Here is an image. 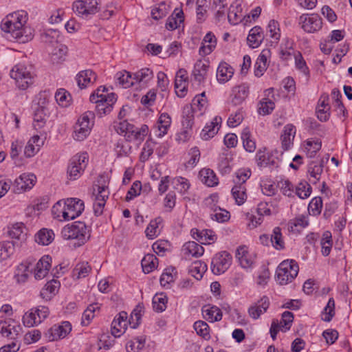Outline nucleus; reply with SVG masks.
<instances>
[{"label":"nucleus","mask_w":352,"mask_h":352,"mask_svg":"<svg viewBox=\"0 0 352 352\" xmlns=\"http://www.w3.org/2000/svg\"><path fill=\"white\" fill-rule=\"evenodd\" d=\"M299 267L294 260H286L278 265L276 272V281L282 285L291 283L298 275Z\"/></svg>","instance_id":"obj_5"},{"label":"nucleus","mask_w":352,"mask_h":352,"mask_svg":"<svg viewBox=\"0 0 352 352\" xmlns=\"http://www.w3.org/2000/svg\"><path fill=\"white\" fill-rule=\"evenodd\" d=\"M115 78L124 88H129L135 83L133 79V74H132L125 70L116 73Z\"/></svg>","instance_id":"obj_38"},{"label":"nucleus","mask_w":352,"mask_h":352,"mask_svg":"<svg viewBox=\"0 0 352 352\" xmlns=\"http://www.w3.org/2000/svg\"><path fill=\"white\" fill-rule=\"evenodd\" d=\"M128 315L125 311L120 312L111 323V333L116 337H120L126 329L128 325Z\"/></svg>","instance_id":"obj_17"},{"label":"nucleus","mask_w":352,"mask_h":352,"mask_svg":"<svg viewBox=\"0 0 352 352\" xmlns=\"http://www.w3.org/2000/svg\"><path fill=\"white\" fill-rule=\"evenodd\" d=\"M91 267L87 262L78 263L72 272L74 278L80 279L85 278L91 272Z\"/></svg>","instance_id":"obj_43"},{"label":"nucleus","mask_w":352,"mask_h":352,"mask_svg":"<svg viewBox=\"0 0 352 352\" xmlns=\"http://www.w3.org/2000/svg\"><path fill=\"white\" fill-rule=\"evenodd\" d=\"M193 107H195L187 104L183 109L182 126L184 128L191 129L194 124L195 114L197 116L198 113H197Z\"/></svg>","instance_id":"obj_31"},{"label":"nucleus","mask_w":352,"mask_h":352,"mask_svg":"<svg viewBox=\"0 0 352 352\" xmlns=\"http://www.w3.org/2000/svg\"><path fill=\"white\" fill-rule=\"evenodd\" d=\"M183 251L185 254L192 255L195 257H199L204 252V248L195 241H188L184 243Z\"/></svg>","instance_id":"obj_37"},{"label":"nucleus","mask_w":352,"mask_h":352,"mask_svg":"<svg viewBox=\"0 0 352 352\" xmlns=\"http://www.w3.org/2000/svg\"><path fill=\"white\" fill-rule=\"evenodd\" d=\"M46 109L38 107L34 111L33 125L36 130L41 129L46 122Z\"/></svg>","instance_id":"obj_39"},{"label":"nucleus","mask_w":352,"mask_h":352,"mask_svg":"<svg viewBox=\"0 0 352 352\" xmlns=\"http://www.w3.org/2000/svg\"><path fill=\"white\" fill-rule=\"evenodd\" d=\"M243 145L245 151L252 153L256 149V143L251 138V133L248 128H245L241 133Z\"/></svg>","instance_id":"obj_47"},{"label":"nucleus","mask_w":352,"mask_h":352,"mask_svg":"<svg viewBox=\"0 0 352 352\" xmlns=\"http://www.w3.org/2000/svg\"><path fill=\"white\" fill-rule=\"evenodd\" d=\"M269 53V50H264L258 56L254 65V74L256 76L261 77L267 69V56Z\"/></svg>","instance_id":"obj_33"},{"label":"nucleus","mask_w":352,"mask_h":352,"mask_svg":"<svg viewBox=\"0 0 352 352\" xmlns=\"http://www.w3.org/2000/svg\"><path fill=\"white\" fill-rule=\"evenodd\" d=\"M207 104V100L205 92L197 95L192 100L190 106H194L193 109L198 113L197 116H202Z\"/></svg>","instance_id":"obj_41"},{"label":"nucleus","mask_w":352,"mask_h":352,"mask_svg":"<svg viewBox=\"0 0 352 352\" xmlns=\"http://www.w3.org/2000/svg\"><path fill=\"white\" fill-rule=\"evenodd\" d=\"M162 221L160 217L151 220L147 226L145 232L147 237L153 239L157 236L158 232V225Z\"/></svg>","instance_id":"obj_63"},{"label":"nucleus","mask_w":352,"mask_h":352,"mask_svg":"<svg viewBox=\"0 0 352 352\" xmlns=\"http://www.w3.org/2000/svg\"><path fill=\"white\" fill-rule=\"evenodd\" d=\"M99 0H78L73 3V10L78 16L87 18L99 11Z\"/></svg>","instance_id":"obj_9"},{"label":"nucleus","mask_w":352,"mask_h":352,"mask_svg":"<svg viewBox=\"0 0 352 352\" xmlns=\"http://www.w3.org/2000/svg\"><path fill=\"white\" fill-rule=\"evenodd\" d=\"M295 58V65L296 68L300 71L305 76L307 77L309 76V71L308 67H307L306 63L302 56V54L298 52L294 55Z\"/></svg>","instance_id":"obj_64"},{"label":"nucleus","mask_w":352,"mask_h":352,"mask_svg":"<svg viewBox=\"0 0 352 352\" xmlns=\"http://www.w3.org/2000/svg\"><path fill=\"white\" fill-rule=\"evenodd\" d=\"M54 239V234L52 230L42 228L35 235V241L42 245H47Z\"/></svg>","instance_id":"obj_34"},{"label":"nucleus","mask_w":352,"mask_h":352,"mask_svg":"<svg viewBox=\"0 0 352 352\" xmlns=\"http://www.w3.org/2000/svg\"><path fill=\"white\" fill-rule=\"evenodd\" d=\"M335 315V301L333 298L329 301L321 314L322 320L325 322H330Z\"/></svg>","instance_id":"obj_53"},{"label":"nucleus","mask_w":352,"mask_h":352,"mask_svg":"<svg viewBox=\"0 0 352 352\" xmlns=\"http://www.w3.org/2000/svg\"><path fill=\"white\" fill-rule=\"evenodd\" d=\"M143 309V305L139 304L131 312L130 318L128 320V324L131 325V328L136 329L139 326Z\"/></svg>","instance_id":"obj_49"},{"label":"nucleus","mask_w":352,"mask_h":352,"mask_svg":"<svg viewBox=\"0 0 352 352\" xmlns=\"http://www.w3.org/2000/svg\"><path fill=\"white\" fill-rule=\"evenodd\" d=\"M271 244L276 250L284 248V241L282 239L281 230L279 227H276L273 230V233L270 235Z\"/></svg>","instance_id":"obj_50"},{"label":"nucleus","mask_w":352,"mask_h":352,"mask_svg":"<svg viewBox=\"0 0 352 352\" xmlns=\"http://www.w3.org/2000/svg\"><path fill=\"white\" fill-rule=\"evenodd\" d=\"M59 287L60 283L52 279L45 285L40 292V296L45 300H50L57 293Z\"/></svg>","instance_id":"obj_25"},{"label":"nucleus","mask_w":352,"mask_h":352,"mask_svg":"<svg viewBox=\"0 0 352 352\" xmlns=\"http://www.w3.org/2000/svg\"><path fill=\"white\" fill-rule=\"evenodd\" d=\"M311 187L305 181L300 182L296 187V194L300 199H306L311 195Z\"/></svg>","instance_id":"obj_59"},{"label":"nucleus","mask_w":352,"mask_h":352,"mask_svg":"<svg viewBox=\"0 0 352 352\" xmlns=\"http://www.w3.org/2000/svg\"><path fill=\"white\" fill-rule=\"evenodd\" d=\"M263 39V34L261 27L255 26L252 28L247 38L248 43L250 47H258Z\"/></svg>","instance_id":"obj_29"},{"label":"nucleus","mask_w":352,"mask_h":352,"mask_svg":"<svg viewBox=\"0 0 352 352\" xmlns=\"http://www.w3.org/2000/svg\"><path fill=\"white\" fill-rule=\"evenodd\" d=\"M109 182L107 176L100 175L93 186L92 197L94 200L93 208L94 214L97 217L102 214L106 201L109 198Z\"/></svg>","instance_id":"obj_2"},{"label":"nucleus","mask_w":352,"mask_h":352,"mask_svg":"<svg viewBox=\"0 0 352 352\" xmlns=\"http://www.w3.org/2000/svg\"><path fill=\"white\" fill-rule=\"evenodd\" d=\"M203 42V45L199 48V54L201 55H208L212 52L216 46L215 36L212 32H208L204 36Z\"/></svg>","instance_id":"obj_30"},{"label":"nucleus","mask_w":352,"mask_h":352,"mask_svg":"<svg viewBox=\"0 0 352 352\" xmlns=\"http://www.w3.org/2000/svg\"><path fill=\"white\" fill-rule=\"evenodd\" d=\"M71 331L72 325L68 321H64L60 324H54L48 331V339L54 341L64 338Z\"/></svg>","instance_id":"obj_16"},{"label":"nucleus","mask_w":352,"mask_h":352,"mask_svg":"<svg viewBox=\"0 0 352 352\" xmlns=\"http://www.w3.org/2000/svg\"><path fill=\"white\" fill-rule=\"evenodd\" d=\"M153 78V71L148 68H143L133 74L135 83H148Z\"/></svg>","instance_id":"obj_40"},{"label":"nucleus","mask_w":352,"mask_h":352,"mask_svg":"<svg viewBox=\"0 0 352 352\" xmlns=\"http://www.w3.org/2000/svg\"><path fill=\"white\" fill-rule=\"evenodd\" d=\"M322 142L320 140L316 138L308 139L304 144V150L307 156L313 158L316 153L320 150Z\"/></svg>","instance_id":"obj_32"},{"label":"nucleus","mask_w":352,"mask_h":352,"mask_svg":"<svg viewBox=\"0 0 352 352\" xmlns=\"http://www.w3.org/2000/svg\"><path fill=\"white\" fill-rule=\"evenodd\" d=\"M232 195L237 205L241 206L247 199L245 186H234L232 188Z\"/></svg>","instance_id":"obj_45"},{"label":"nucleus","mask_w":352,"mask_h":352,"mask_svg":"<svg viewBox=\"0 0 352 352\" xmlns=\"http://www.w3.org/2000/svg\"><path fill=\"white\" fill-rule=\"evenodd\" d=\"M293 320L294 315L292 312L288 311L283 313L280 322L278 320H273L270 330L272 338L274 340L279 331L285 332L289 330Z\"/></svg>","instance_id":"obj_12"},{"label":"nucleus","mask_w":352,"mask_h":352,"mask_svg":"<svg viewBox=\"0 0 352 352\" xmlns=\"http://www.w3.org/2000/svg\"><path fill=\"white\" fill-rule=\"evenodd\" d=\"M14 245L12 242L0 243V260H6L14 253Z\"/></svg>","instance_id":"obj_58"},{"label":"nucleus","mask_w":352,"mask_h":352,"mask_svg":"<svg viewBox=\"0 0 352 352\" xmlns=\"http://www.w3.org/2000/svg\"><path fill=\"white\" fill-rule=\"evenodd\" d=\"M295 134L296 129L294 125L287 124L285 126L283 134L280 136L282 147L285 151L290 148Z\"/></svg>","instance_id":"obj_27"},{"label":"nucleus","mask_w":352,"mask_h":352,"mask_svg":"<svg viewBox=\"0 0 352 352\" xmlns=\"http://www.w3.org/2000/svg\"><path fill=\"white\" fill-rule=\"evenodd\" d=\"M167 297L164 294H156L153 298V307L157 312H162L166 308Z\"/></svg>","instance_id":"obj_51"},{"label":"nucleus","mask_w":352,"mask_h":352,"mask_svg":"<svg viewBox=\"0 0 352 352\" xmlns=\"http://www.w3.org/2000/svg\"><path fill=\"white\" fill-rule=\"evenodd\" d=\"M95 113L93 111L85 112L78 120L73 137L77 141L84 140L89 134L94 126Z\"/></svg>","instance_id":"obj_6"},{"label":"nucleus","mask_w":352,"mask_h":352,"mask_svg":"<svg viewBox=\"0 0 352 352\" xmlns=\"http://www.w3.org/2000/svg\"><path fill=\"white\" fill-rule=\"evenodd\" d=\"M207 270V265L201 261H195L190 267L189 272L197 280H200Z\"/></svg>","instance_id":"obj_42"},{"label":"nucleus","mask_w":352,"mask_h":352,"mask_svg":"<svg viewBox=\"0 0 352 352\" xmlns=\"http://www.w3.org/2000/svg\"><path fill=\"white\" fill-rule=\"evenodd\" d=\"M324 160L322 159L318 161H312L308 165V173L313 180L310 182L315 184L320 180V175L323 172Z\"/></svg>","instance_id":"obj_24"},{"label":"nucleus","mask_w":352,"mask_h":352,"mask_svg":"<svg viewBox=\"0 0 352 352\" xmlns=\"http://www.w3.org/2000/svg\"><path fill=\"white\" fill-rule=\"evenodd\" d=\"M23 322L25 326L31 327L41 323V320H38L34 309H32L30 312H27L23 316Z\"/></svg>","instance_id":"obj_62"},{"label":"nucleus","mask_w":352,"mask_h":352,"mask_svg":"<svg viewBox=\"0 0 352 352\" xmlns=\"http://www.w3.org/2000/svg\"><path fill=\"white\" fill-rule=\"evenodd\" d=\"M269 305L270 302L268 298L263 296L260 300L249 307V316L254 320L258 319L261 314L266 312Z\"/></svg>","instance_id":"obj_19"},{"label":"nucleus","mask_w":352,"mask_h":352,"mask_svg":"<svg viewBox=\"0 0 352 352\" xmlns=\"http://www.w3.org/2000/svg\"><path fill=\"white\" fill-rule=\"evenodd\" d=\"M321 252L323 256H327L331 252L332 247L331 234L329 232L323 234L322 238L320 241Z\"/></svg>","instance_id":"obj_56"},{"label":"nucleus","mask_w":352,"mask_h":352,"mask_svg":"<svg viewBox=\"0 0 352 352\" xmlns=\"http://www.w3.org/2000/svg\"><path fill=\"white\" fill-rule=\"evenodd\" d=\"M84 208V202L82 200L77 198L67 199L65 202L62 216L66 221L72 220L78 217Z\"/></svg>","instance_id":"obj_10"},{"label":"nucleus","mask_w":352,"mask_h":352,"mask_svg":"<svg viewBox=\"0 0 352 352\" xmlns=\"http://www.w3.org/2000/svg\"><path fill=\"white\" fill-rule=\"evenodd\" d=\"M171 124V118L170 116L166 113H163L160 115L157 124L155 129L156 135L159 138L164 136L167 133V131L169 129Z\"/></svg>","instance_id":"obj_26"},{"label":"nucleus","mask_w":352,"mask_h":352,"mask_svg":"<svg viewBox=\"0 0 352 352\" xmlns=\"http://www.w3.org/2000/svg\"><path fill=\"white\" fill-rule=\"evenodd\" d=\"M158 259L153 254L146 255L141 261L142 270L144 273L148 274L156 268Z\"/></svg>","instance_id":"obj_44"},{"label":"nucleus","mask_w":352,"mask_h":352,"mask_svg":"<svg viewBox=\"0 0 352 352\" xmlns=\"http://www.w3.org/2000/svg\"><path fill=\"white\" fill-rule=\"evenodd\" d=\"M27 21V13L19 11L10 14L1 25V30L9 32L12 36L20 43H26L32 40L33 34L30 28L25 27Z\"/></svg>","instance_id":"obj_1"},{"label":"nucleus","mask_w":352,"mask_h":352,"mask_svg":"<svg viewBox=\"0 0 352 352\" xmlns=\"http://www.w3.org/2000/svg\"><path fill=\"white\" fill-rule=\"evenodd\" d=\"M236 257L243 268L250 267L254 263V259L247 250L245 246H240L237 248Z\"/></svg>","instance_id":"obj_28"},{"label":"nucleus","mask_w":352,"mask_h":352,"mask_svg":"<svg viewBox=\"0 0 352 352\" xmlns=\"http://www.w3.org/2000/svg\"><path fill=\"white\" fill-rule=\"evenodd\" d=\"M209 63L208 61L197 60L192 70L194 80L199 84L204 82L206 78Z\"/></svg>","instance_id":"obj_21"},{"label":"nucleus","mask_w":352,"mask_h":352,"mask_svg":"<svg viewBox=\"0 0 352 352\" xmlns=\"http://www.w3.org/2000/svg\"><path fill=\"white\" fill-rule=\"evenodd\" d=\"M118 133L120 131L121 133H125V136L128 141L138 140L142 141L144 137L147 135L148 127L143 124L140 128L129 123L126 120L120 122L116 128Z\"/></svg>","instance_id":"obj_7"},{"label":"nucleus","mask_w":352,"mask_h":352,"mask_svg":"<svg viewBox=\"0 0 352 352\" xmlns=\"http://www.w3.org/2000/svg\"><path fill=\"white\" fill-rule=\"evenodd\" d=\"M236 178L234 179L235 186H245V183L251 176L250 169H239L236 172Z\"/></svg>","instance_id":"obj_60"},{"label":"nucleus","mask_w":352,"mask_h":352,"mask_svg":"<svg viewBox=\"0 0 352 352\" xmlns=\"http://www.w3.org/2000/svg\"><path fill=\"white\" fill-rule=\"evenodd\" d=\"M64 239H76L74 246H81L89 239L90 234L87 226L82 221H76L65 226L61 231Z\"/></svg>","instance_id":"obj_4"},{"label":"nucleus","mask_w":352,"mask_h":352,"mask_svg":"<svg viewBox=\"0 0 352 352\" xmlns=\"http://www.w3.org/2000/svg\"><path fill=\"white\" fill-rule=\"evenodd\" d=\"M233 69L226 63H221L217 68V78L221 82H227L233 75Z\"/></svg>","instance_id":"obj_35"},{"label":"nucleus","mask_w":352,"mask_h":352,"mask_svg":"<svg viewBox=\"0 0 352 352\" xmlns=\"http://www.w3.org/2000/svg\"><path fill=\"white\" fill-rule=\"evenodd\" d=\"M193 327L199 336L202 337L206 340L210 338V327L206 322L203 320L196 321L194 323Z\"/></svg>","instance_id":"obj_48"},{"label":"nucleus","mask_w":352,"mask_h":352,"mask_svg":"<svg viewBox=\"0 0 352 352\" xmlns=\"http://www.w3.org/2000/svg\"><path fill=\"white\" fill-rule=\"evenodd\" d=\"M240 6H231L228 13V19L230 24L236 25L241 21L242 14Z\"/></svg>","instance_id":"obj_52"},{"label":"nucleus","mask_w":352,"mask_h":352,"mask_svg":"<svg viewBox=\"0 0 352 352\" xmlns=\"http://www.w3.org/2000/svg\"><path fill=\"white\" fill-rule=\"evenodd\" d=\"M187 72L184 69H179L176 74L175 80V88L179 97H184L187 92L188 84Z\"/></svg>","instance_id":"obj_18"},{"label":"nucleus","mask_w":352,"mask_h":352,"mask_svg":"<svg viewBox=\"0 0 352 352\" xmlns=\"http://www.w3.org/2000/svg\"><path fill=\"white\" fill-rule=\"evenodd\" d=\"M274 102L269 99L264 98L258 103V113L262 116H266L272 112L274 109Z\"/></svg>","instance_id":"obj_54"},{"label":"nucleus","mask_w":352,"mask_h":352,"mask_svg":"<svg viewBox=\"0 0 352 352\" xmlns=\"http://www.w3.org/2000/svg\"><path fill=\"white\" fill-rule=\"evenodd\" d=\"M145 339L142 338H135L133 340L129 341L126 344V352H140L144 346Z\"/></svg>","instance_id":"obj_55"},{"label":"nucleus","mask_w":352,"mask_h":352,"mask_svg":"<svg viewBox=\"0 0 352 352\" xmlns=\"http://www.w3.org/2000/svg\"><path fill=\"white\" fill-rule=\"evenodd\" d=\"M249 94V86L242 84L234 87L231 94V102L234 105L241 104Z\"/></svg>","instance_id":"obj_20"},{"label":"nucleus","mask_w":352,"mask_h":352,"mask_svg":"<svg viewBox=\"0 0 352 352\" xmlns=\"http://www.w3.org/2000/svg\"><path fill=\"white\" fill-rule=\"evenodd\" d=\"M256 162L257 166L260 168L266 167L274 161L272 160L271 155L266 151V148L259 149L256 155Z\"/></svg>","instance_id":"obj_46"},{"label":"nucleus","mask_w":352,"mask_h":352,"mask_svg":"<svg viewBox=\"0 0 352 352\" xmlns=\"http://www.w3.org/2000/svg\"><path fill=\"white\" fill-rule=\"evenodd\" d=\"M36 176L31 173H23L14 180L13 190L16 193H21L30 190L35 184Z\"/></svg>","instance_id":"obj_15"},{"label":"nucleus","mask_w":352,"mask_h":352,"mask_svg":"<svg viewBox=\"0 0 352 352\" xmlns=\"http://www.w3.org/2000/svg\"><path fill=\"white\" fill-rule=\"evenodd\" d=\"M301 28L308 33H314L322 28V19L318 14H302L299 18Z\"/></svg>","instance_id":"obj_14"},{"label":"nucleus","mask_w":352,"mask_h":352,"mask_svg":"<svg viewBox=\"0 0 352 352\" xmlns=\"http://www.w3.org/2000/svg\"><path fill=\"white\" fill-rule=\"evenodd\" d=\"M204 318L210 322L220 321L222 319L221 310L214 305H206L201 309Z\"/></svg>","instance_id":"obj_22"},{"label":"nucleus","mask_w":352,"mask_h":352,"mask_svg":"<svg viewBox=\"0 0 352 352\" xmlns=\"http://www.w3.org/2000/svg\"><path fill=\"white\" fill-rule=\"evenodd\" d=\"M322 208V199L320 197L313 198L309 204L308 210L310 214L314 216L319 215Z\"/></svg>","instance_id":"obj_57"},{"label":"nucleus","mask_w":352,"mask_h":352,"mask_svg":"<svg viewBox=\"0 0 352 352\" xmlns=\"http://www.w3.org/2000/svg\"><path fill=\"white\" fill-rule=\"evenodd\" d=\"M10 75L20 90L27 89L34 82L35 74L32 67L22 63L15 65L10 70Z\"/></svg>","instance_id":"obj_3"},{"label":"nucleus","mask_w":352,"mask_h":352,"mask_svg":"<svg viewBox=\"0 0 352 352\" xmlns=\"http://www.w3.org/2000/svg\"><path fill=\"white\" fill-rule=\"evenodd\" d=\"M232 256L226 251L217 254L212 260L211 270L214 274L224 273L230 266Z\"/></svg>","instance_id":"obj_11"},{"label":"nucleus","mask_w":352,"mask_h":352,"mask_svg":"<svg viewBox=\"0 0 352 352\" xmlns=\"http://www.w3.org/2000/svg\"><path fill=\"white\" fill-rule=\"evenodd\" d=\"M199 176L201 181L208 186L212 187L218 184V178L210 168L201 169L199 171Z\"/></svg>","instance_id":"obj_36"},{"label":"nucleus","mask_w":352,"mask_h":352,"mask_svg":"<svg viewBox=\"0 0 352 352\" xmlns=\"http://www.w3.org/2000/svg\"><path fill=\"white\" fill-rule=\"evenodd\" d=\"M96 79V74L91 69L82 70L76 76L77 84L80 89H84L89 84H93Z\"/></svg>","instance_id":"obj_23"},{"label":"nucleus","mask_w":352,"mask_h":352,"mask_svg":"<svg viewBox=\"0 0 352 352\" xmlns=\"http://www.w3.org/2000/svg\"><path fill=\"white\" fill-rule=\"evenodd\" d=\"M55 99L61 107H67L69 104L70 94L64 89H60L55 94Z\"/></svg>","instance_id":"obj_61"},{"label":"nucleus","mask_w":352,"mask_h":352,"mask_svg":"<svg viewBox=\"0 0 352 352\" xmlns=\"http://www.w3.org/2000/svg\"><path fill=\"white\" fill-rule=\"evenodd\" d=\"M89 100L92 103L96 104V111L102 117L112 111L113 104L117 101V96L114 93L107 94L106 98L91 95Z\"/></svg>","instance_id":"obj_8"},{"label":"nucleus","mask_w":352,"mask_h":352,"mask_svg":"<svg viewBox=\"0 0 352 352\" xmlns=\"http://www.w3.org/2000/svg\"><path fill=\"white\" fill-rule=\"evenodd\" d=\"M87 154L74 155L70 160L69 165L67 168V174L70 179L75 180L80 175V172L83 170L87 165Z\"/></svg>","instance_id":"obj_13"}]
</instances>
